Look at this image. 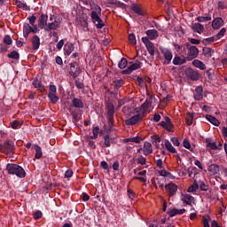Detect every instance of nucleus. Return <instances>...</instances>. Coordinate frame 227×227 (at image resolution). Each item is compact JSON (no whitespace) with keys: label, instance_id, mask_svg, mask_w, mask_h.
Segmentation results:
<instances>
[{"label":"nucleus","instance_id":"2eb2a0df","mask_svg":"<svg viewBox=\"0 0 227 227\" xmlns=\"http://www.w3.org/2000/svg\"><path fill=\"white\" fill-rule=\"evenodd\" d=\"M143 153L144 155H152V153H153V146L152 145V143L148 141L144 143Z\"/></svg>","mask_w":227,"mask_h":227},{"label":"nucleus","instance_id":"49530a36","mask_svg":"<svg viewBox=\"0 0 227 227\" xmlns=\"http://www.w3.org/2000/svg\"><path fill=\"white\" fill-rule=\"evenodd\" d=\"M129 43H131L132 45H137V41L136 40V35H134V34H129Z\"/></svg>","mask_w":227,"mask_h":227},{"label":"nucleus","instance_id":"4468645a","mask_svg":"<svg viewBox=\"0 0 227 227\" xmlns=\"http://www.w3.org/2000/svg\"><path fill=\"white\" fill-rule=\"evenodd\" d=\"M160 125L168 130V132H171V130H173V123L171 122V119L168 116L165 117V121H161L160 122Z\"/></svg>","mask_w":227,"mask_h":227},{"label":"nucleus","instance_id":"0e129e2a","mask_svg":"<svg viewBox=\"0 0 227 227\" xmlns=\"http://www.w3.org/2000/svg\"><path fill=\"white\" fill-rule=\"evenodd\" d=\"M218 8H219V10H226L227 5L224 2L220 1V2H218Z\"/></svg>","mask_w":227,"mask_h":227},{"label":"nucleus","instance_id":"37998d69","mask_svg":"<svg viewBox=\"0 0 227 227\" xmlns=\"http://www.w3.org/2000/svg\"><path fill=\"white\" fill-rule=\"evenodd\" d=\"M104 141H105V146H106V148H109V146H111V143H113V138H111L109 135H106L104 137Z\"/></svg>","mask_w":227,"mask_h":227},{"label":"nucleus","instance_id":"bb28decb","mask_svg":"<svg viewBox=\"0 0 227 227\" xmlns=\"http://www.w3.org/2000/svg\"><path fill=\"white\" fill-rule=\"evenodd\" d=\"M192 65L195 68H199L200 70H207V66L200 59H194Z\"/></svg>","mask_w":227,"mask_h":227},{"label":"nucleus","instance_id":"0eeeda50","mask_svg":"<svg viewBox=\"0 0 227 227\" xmlns=\"http://www.w3.org/2000/svg\"><path fill=\"white\" fill-rule=\"evenodd\" d=\"M161 54L164 58L163 65H170L171 61L173 59V51H171L168 48H162L160 49Z\"/></svg>","mask_w":227,"mask_h":227},{"label":"nucleus","instance_id":"f704fd0d","mask_svg":"<svg viewBox=\"0 0 227 227\" xmlns=\"http://www.w3.org/2000/svg\"><path fill=\"white\" fill-rule=\"evenodd\" d=\"M151 141L153 142V145H154L156 148H159L160 146V145H159V143H160V137H159V135H153L151 137Z\"/></svg>","mask_w":227,"mask_h":227},{"label":"nucleus","instance_id":"473e14b6","mask_svg":"<svg viewBox=\"0 0 227 227\" xmlns=\"http://www.w3.org/2000/svg\"><path fill=\"white\" fill-rule=\"evenodd\" d=\"M34 149L35 151V159H42V155H43V153H42V147L38 145H35Z\"/></svg>","mask_w":227,"mask_h":227},{"label":"nucleus","instance_id":"72a5a7b5","mask_svg":"<svg viewBox=\"0 0 227 227\" xmlns=\"http://www.w3.org/2000/svg\"><path fill=\"white\" fill-rule=\"evenodd\" d=\"M202 52L206 58H212V55L214 54V50L210 47H204L202 49Z\"/></svg>","mask_w":227,"mask_h":227},{"label":"nucleus","instance_id":"f257e3e1","mask_svg":"<svg viewBox=\"0 0 227 227\" xmlns=\"http://www.w3.org/2000/svg\"><path fill=\"white\" fill-rule=\"evenodd\" d=\"M90 10H92L90 12L92 22L96 24L97 29H102V27L106 26L102 19H100V15H102V8H100L98 4H93L90 5Z\"/></svg>","mask_w":227,"mask_h":227},{"label":"nucleus","instance_id":"ea45409f","mask_svg":"<svg viewBox=\"0 0 227 227\" xmlns=\"http://www.w3.org/2000/svg\"><path fill=\"white\" fill-rule=\"evenodd\" d=\"M98 132H100V128L98 126H96L92 129L93 136H90V139H97L98 137Z\"/></svg>","mask_w":227,"mask_h":227},{"label":"nucleus","instance_id":"393cba45","mask_svg":"<svg viewBox=\"0 0 227 227\" xmlns=\"http://www.w3.org/2000/svg\"><path fill=\"white\" fill-rule=\"evenodd\" d=\"M182 214H185V208L176 209L173 208L172 210L168 212L169 217H175V215H182Z\"/></svg>","mask_w":227,"mask_h":227},{"label":"nucleus","instance_id":"338daca9","mask_svg":"<svg viewBox=\"0 0 227 227\" xmlns=\"http://www.w3.org/2000/svg\"><path fill=\"white\" fill-rule=\"evenodd\" d=\"M57 91L56 85H50V92L48 94H56Z\"/></svg>","mask_w":227,"mask_h":227},{"label":"nucleus","instance_id":"f8f14e48","mask_svg":"<svg viewBox=\"0 0 227 227\" xmlns=\"http://www.w3.org/2000/svg\"><path fill=\"white\" fill-rule=\"evenodd\" d=\"M165 190L168 196L172 197L176 194V191H178V185L175 184V183H169L165 185Z\"/></svg>","mask_w":227,"mask_h":227},{"label":"nucleus","instance_id":"4be33fe9","mask_svg":"<svg viewBox=\"0 0 227 227\" xmlns=\"http://www.w3.org/2000/svg\"><path fill=\"white\" fill-rule=\"evenodd\" d=\"M182 201L183 203H185V205H192L194 203V197H192L191 194H184L182 195Z\"/></svg>","mask_w":227,"mask_h":227},{"label":"nucleus","instance_id":"aec40b11","mask_svg":"<svg viewBox=\"0 0 227 227\" xmlns=\"http://www.w3.org/2000/svg\"><path fill=\"white\" fill-rule=\"evenodd\" d=\"M192 29L194 33L201 35L203 31H205V27H203V25H201L200 23H193L192 25Z\"/></svg>","mask_w":227,"mask_h":227},{"label":"nucleus","instance_id":"58836bf2","mask_svg":"<svg viewBox=\"0 0 227 227\" xmlns=\"http://www.w3.org/2000/svg\"><path fill=\"white\" fill-rule=\"evenodd\" d=\"M7 58H10L11 59H19L20 58V55L18 53L17 51H12L7 55Z\"/></svg>","mask_w":227,"mask_h":227},{"label":"nucleus","instance_id":"c756f323","mask_svg":"<svg viewBox=\"0 0 227 227\" xmlns=\"http://www.w3.org/2000/svg\"><path fill=\"white\" fill-rule=\"evenodd\" d=\"M33 50L38 51L40 49V37L38 35H34L32 37Z\"/></svg>","mask_w":227,"mask_h":227},{"label":"nucleus","instance_id":"e433bc0d","mask_svg":"<svg viewBox=\"0 0 227 227\" xmlns=\"http://www.w3.org/2000/svg\"><path fill=\"white\" fill-rule=\"evenodd\" d=\"M74 44L69 43V44H66L65 45V52L66 54H67V56H70V54H72V52H74Z\"/></svg>","mask_w":227,"mask_h":227},{"label":"nucleus","instance_id":"13d9d810","mask_svg":"<svg viewBox=\"0 0 227 227\" xmlns=\"http://www.w3.org/2000/svg\"><path fill=\"white\" fill-rule=\"evenodd\" d=\"M73 119L74 120V121H79V120H81V115L79 114V113L74 111L71 113Z\"/></svg>","mask_w":227,"mask_h":227},{"label":"nucleus","instance_id":"69168bd1","mask_svg":"<svg viewBox=\"0 0 227 227\" xmlns=\"http://www.w3.org/2000/svg\"><path fill=\"white\" fill-rule=\"evenodd\" d=\"M186 125L191 126L192 125V121H193V116L192 115H189L188 117H186Z\"/></svg>","mask_w":227,"mask_h":227},{"label":"nucleus","instance_id":"de8ad7c7","mask_svg":"<svg viewBox=\"0 0 227 227\" xmlns=\"http://www.w3.org/2000/svg\"><path fill=\"white\" fill-rule=\"evenodd\" d=\"M33 86H35V88H37L38 90H43V85L38 80H34L33 81Z\"/></svg>","mask_w":227,"mask_h":227},{"label":"nucleus","instance_id":"a19ab883","mask_svg":"<svg viewBox=\"0 0 227 227\" xmlns=\"http://www.w3.org/2000/svg\"><path fill=\"white\" fill-rule=\"evenodd\" d=\"M48 98L51 104H58V100H59V98L56 94H48Z\"/></svg>","mask_w":227,"mask_h":227},{"label":"nucleus","instance_id":"dca6fc26","mask_svg":"<svg viewBox=\"0 0 227 227\" xmlns=\"http://www.w3.org/2000/svg\"><path fill=\"white\" fill-rule=\"evenodd\" d=\"M193 98L194 100H203V87L198 86L195 89V91L193 93Z\"/></svg>","mask_w":227,"mask_h":227},{"label":"nucleus","instance_id":"f03ea898","mask_svg":"<svg viewBox=\"0 0 227 227\" xmlns=\"http://www.w3.org/2000/svg\"><path fill=\"white\" fill-rule=\"evenodd\" d=\"M188 51L187 53H183L184 58H186L187 61H192L196 59V57L200 54V50L198 47L191 45V43H186L184 47V51Z\"/></svg>","mask_w":227,"mask_h":227},{"label":"nucleus","instance_id":"7ed1b4c3","mask_svg":"<svg viewBox=\"0 0 227 227\" xmlns=\"http://www.w3.org/2000/svg\"><path fill=\"white\" fill-rule=\"evenodd\" d=\"M6 169L9 175H15L18 178H26V170L17 164H7Z\"/></svg>","mask_w":227,"mask_h":227},{"label":"nucleus","instance_id":"c03bdc74","mask_svg":"<svg viewBox=\"0 0 227 227\" xmlns=\"http://www.w3.org/2000/svg\"><path fill=\"white\" fill-rule=\"evenodd\" d=\"M4 43H5V45H12V43H13V40H12V36L10 35H4Z\"/></svg>","mask_w":227,"mask_h":227},{"label":"nucleus","instance_id":"6e6d98bb","mask_svg":"<svg viewBox=\"0 0 227 227\" xmlns=\"http://www.w3.org/2000/svg\"><path fill=\"white\" fill-rule=\"evenodd\" d=\"M164 182H166V179L164 178L157 179V185L160 189H164Z\"/></svg>","mask_w":227,"mask_h":227},{"label":"nucleus","instance_id":"412c9836","mask_svg":"<svg viewBox=\"0 0 227 227\" xmlns=\"http://www.w3.org/2000/svg\"><path fill=\"white\" fill-rule=\"evenodd\" d=\"M59 27V22L58 20H54L51 23H48L46 27H44L45 31H56L57 28Z\"/></svg>","mask_w":227,"mask_h":227},{"label":"nucleus","instance_id":"79ce46f5","mask_svg":"<svg viewBox=\"0 0 227 227\" xmlns=\"http://www.w3.org/2000/svg\"><path fill=\"white\" fill-rule=\"evenodd\" d=\"M206 143H207V148H209L210 150H218L217 148V144H215V142H208V139H206Z\"/></svg>","mask_w":227,"mask_h":227},{"label":"nucleus","instance_id":"9d476101","mask_svg":"<svg viewBox=\"0 0 227 227\" xmlns=\"http://www.w3.org/2000/svg\"><path fill=\"white\" fill-rule=\"evenodd\" d=\"M142 42L145 43L149 54L151 56H155V46L153 45V43H152L148 37H142Z\"/></svg>","mask_w":227,"mask_h":227},{"label":"nucleus","instance_id":"5701e85b","mask_svg":"<svg viewBox=\"0 0 227 227\" xmlns=\"http://www.w3.org/2000/svg\"><path fill=\"white\" fill-rule=\"evenodd\" d=\"M15 5L17 6V8H20L24 12H29V10H31L29 5H27V4L20 2V0H15Z\"/></svg>","mask_w":227,"mask_h":227},{"label":"nucleus","instance_id":"774afa93","mask_svg":"<svg viewBox=\"0 0 227 227\" xmlns=\"http://www.w3.org/2000/svg\"><path fill=\"white\" fill-rule=\"evenodd\" d=\"M8 44H0V51L1 52H8Z\"/></svg>","mask_w":227,"mask_h":227},{"label":"nucleus","instance_id":"39448f33","mask_svg":"<svg viewBox=\"0 0 227 227\" xmlns=\"http://www.w3.org/2000/svg\"><path fill=\"white\" fill-rule=\"evenodd\" d=\"M0 152L6 155H8V153H13V152H15V144L12 140H6L0 145Z\"/></svg>","mask_w":227,"mask_h":227},{"label":"nucleus","instance_id":"5fc2aeb1","mask_svg":"<svg viewBox=\"0 0 227 227\" xmlns=\"http://www.w3.org/2000/svg\"><path fill=\"white\" fill-rule=\"evenodd\" d=\"M137 164H141V166H145V164H146V158H145L143 155H140L137 158Z\"/></svg>","mask_w":227,"mask_h":227},{"label":"nucleus","instance_id":"a211bd4d","mask_svg":"<svg viewBox=\"0 0 227 227\" xmlns=\"http://www.w3.org/2000/svg\"><path fill=\"white\" fill-rule=\"evenodd\" d=\"M224 26V20L223 18H216L212 21L213 29H221Z\"/></svg>","mask_w":227,"mask_h":227},{"label":"nucleus","instance_id":"b1692460","mask_svg":"<svg viewBox=\"0 0 227 227\" xmlns=\"http://www.w3.org/2000/svg\"><path fill=\"white\" fill-rule=\"evenodd\" d=\"M149 40H157L159 38V32L155 29H149L146 31Z\"/></svg>","mask_w":227,"mask_h":227},{"label":"nucleus","instance_id":"a878e982","mask_svg":"<svg viewBox=\"0 0 227 227\" xmlns=\"http://www.w3.org/2000/svg\"><path fill=\"white\" fill-rule=\"evenodd\" d=\"M173 65L180 66L184 65V63H187V59L185 58H180L177 55H176L172 60Z\"/></svg>","mask_w":227,"mask_h":227},{"label":"nucleus","instance_id":"20e7f679","mask_svg":"<svg viewBox=\"0 0 227 227\" xmlns=\"http://www.w3.org/2000/svg\"><path fill=\"white\" fill-rule=\"evenodd\" d=\"M106 109L108 127H110V129H113V127L114 126V105H113V103H107L106 106Z\"/></svg>","mask_w":227,"mask_h":227},{"label":"nucleus","instance_id":"cd10ccee","mask_svg":"<svg viewBox=\"0 0 227 227\" xmlns=\"http://www.w3.org/2000/svg\"><path fill=\"white\" fill-rule=\"evenodd\" d=\"M72 104L74 107H76L77 109H82V107H84V103L81 98H74L72 99Z\"/></svg>","mask_w":227,"mask_h":227},{"label":"nucleus","instance_id":"6ab92c4d","mask_svg":"<svg viewBox=\"0 0 227 227\" xmlns=\"http://www.w3.org/2000/svg\"><path fill=\"white\" fill-rule=\"evenodd\" d=\"M35 31L33 30V27L29 25V23H25L23 25V36L24 38L27 39L30 33H35Z\"/></svg>","mask_w":227,"mask_h":227},{"label":"nucleus","instance_id":"6e6552de","mask_svg":"<svg viewBox=\"0 0 227 227\" xmlns=\"http://www.w3.org/2000/svg\"><path fill=\"white\" fill-rule=\"evenodd\" d=\"M143 67V63L137 61L133 64H131L128 68L121 71L122 75H129V74H132L134 70H139Z\"/></svg>","mask_w":227,"mask_h":227},{"label":"nucleus","instance_id":"680f3d73","mask_svg":"<svg viewBox=\"0 0 227 227\" xmlns=\"http://www.w3.org/2000/svg\"><path fill=\"white\" fill-rule=\"evenodd\" d=\"M171 143L174 145V146H180V141L177 137H172L170 138Z\"/></svg>","mask_w":227,"mask_h":227},{"label":"nucleus","instance_id":"423d86ee","mask_svg":"<svg viewBox=\"0 0 227 227\" xmlns=\"http://www.w3.org/2000/svg\"><path fill=\"white\" fill-rule=\"evenodd\" d=\"M145 116H146V114H137L133 116H131L129 119L125 120V124L126 125H137L139 121H141V120H143V118H145Z\"/></svg>","mask_w":227,"mask_h":227},{"label":"nucleus","instance_id":"c85d7f7f","mask_svg":"<svg viewBox=\"0 0 227 227\" xmlns=\"http://www.w3.org/2000/svg\"><path fill=\"white\" fill-rule=\"evenodd\" d=\"M131 10H132V12L137 13V15H145V12H143V9L141 8V5H139L137 4H131Z\"/></svg>","mask_w":227,"mask_h":227},{"label":"nucleus","instance_id":"09e8293b","mask_svg":"<svg viewBox=\"0 0 227 227\" xmlns=\"http://www.w3.org/2000/svg\"><path fill=\"white\" fill-rule=\"evenodd\" d=\"M183 146L186 148L187 150H191V152L193 151V149H191V143L189 142V139L184 138L183 140Z\"/></svg>","mask_w":227,"mask_h":227},{"label":"nucleus","instance_id":"ddd939ff","mask_svg":"<svg viewBox=\"0 0 227 227\" xmlns=\"http://www.w3.org/2000/svg\"><path fill=\"white\" fill-rule=\"evenodd\" d=\"M153 100V96L149 95L148 98L145 99V101L141 105L142 109V114H146V112L150 107H152V101Z\"/></svg>","mask_w":227,"mask_h":227},{"label":"nucleus","instance_id":"3c124183","mask_svg":"<svg viewBox=\"0 0 227 227\" xmlns=\"http://www.w3.org/2000/svg\"><path fill=\"white\" fill-rule=\"evenodd\" d=\"M215 40V37L211 36L204 39L202 43H204V45H209V43H214Z\"/></svg>","mask_w":227,"mask_h":227},{"label":"nucleus","instance_id":"9b49d317","mask_svg":"<svg viewBox=\"0 0 227 227\" xmlns=\"http://www.w3.org/2000/svg\"><path fill=\"white\" fill-rule=\"evenodd\" d=\"M185 75L191 81H200V73L191 67L186 69Z\"/></svg>","mask_w":227,"mask_h":227},{"label":"nucleus","instance_id":"c9c22d12","mask_svg":"<svg viewBox=\"0 0 227 227\" xmlns=\"http://www.w3.org/2000/svg\"><path fill=\"white\" fill-rule=\"evenodd\" d=\"M165 148L170 152V153H176V149L174 148L169 140H165Z\"/></svg>","mask_w":227,"mask_h":227},{"label":"nucleus","instance_id":"4d7b16f0","mask_svg":"<svg viewBox=\"0 0 227 227\" xmlns=\"http://www.w3.org/2000/svg\"><path fill=\"white\" fill-rule=\"evenodd\" d=\"M197 189H200V185L193 184L188 188L187 192H196Z\"/></svg>","mask_w":227,"mask_h":227},{"label":"nucleus","instance_id":"8fccbe9b","mask_svg":"<svg viewBox=\"0 0 227 227\" xmlns=\"http://www.w3.org/2000/svg\"><path fill=\"white\" fill-rule=\"evenodd\" d=\"M210 215H205L203 216V226L204 227H210L209 221H210Z\"/></svg>","mask_w":227,"mask_h":227},{"label":"nucleus","instance_id":"a18cd8bd","mask_svg":"<svg viewBox=\"0 0 227 227\" xmlns=\"http://www.w3.org/2000/svg\"><path fill=\"white\" fill-rule=\"evenodd\" d=\"M197 20H198V22H209V20H212V17H210V16H206V17L199 16V17H197Z\"/></svg>","mask_w":227,"mask_h":227},{"label":"nucleus","instance_id":"bf43d9fd","mask_svg":"<svg viewBox=\"0 0 227 227\" xmlns=\"http://www.w3.org/2000/svg\"><path fill=\"white\" fill-rule=\"evenodd\" d=\"M225 33H226V28H222V29L218 32V34L216 35L217 40L223 38V36H224Z\"/></svg>","mask_w":227,"mask_h":227},{"label":"nucleus","instance_id":"e2e57ef3","mask_svg":"<svg viewBox=\"0 0 227 227\" xmlns=\"http://www.w3.org/2000/svg\"><path fill=\"white\" fill-rule=\"evenodd\" d=\"M12 129H17L18 127H20V122L19 121H13L11 122Z\"/></svg>","mask_w":227,"mask_h":227},{"label":"nucleus","instance_id":"2f4dec72","mask_svg":"<svg viewBox=\"0 0 227 227\" xmlns=\"http://www.w3.org/2000/svg\"><path fill=\"white\" fill-rule=\"evenodd\" d=\"M207 169L212 175H217L219 173V166L217 164L209 165Z\"/></svg>","mask_w":227,"mask_h":227},{"label":"nucleus","instance_id":"4c0bfd02","mask_svg":"<svg viewBox=\"0 0 227 227\" xmlns=\"http://www.w3.org/2000/svg\"><path fill=\"white\" fill-rule=\"evenodd\" d=\"M129 64V61L127 60V59L122 58L118 64L119 68H121V70H123V68L127 67V65Z\"/></svg>","mask_w":227,"mask_h":227},{"label":"nucleus","instance_id":"7c9ffc66","mask_svg":"<svg viewBox=\"0 0 227 227\" xmlns=\"http://www.w3.org/2000/svg\"><path fill=\"white\" fill-rule=\"evenodd\" d=\"M206 119L208 120L210 123L215 125V127H219V125H221V122L219 121V120H217V118H215V116L207 114Z\"/></svg>","mask_w":227,"mask_h":227},{"label":"nucleus","instance_id":"f3484780","mask_svg":"<svg viewBox=\"0 0 227 227\" xmlns=\"http://www.w3.org/2000/svg\"><path fill=\"white\" fill-rule=\"evenodd\" d=\"M49 20V16L42 14L39 17L38 20V26L40 27V29H45V27H47V20Z\"/></svg>","mask_w":227,"mask_h":227},{"label":"nucleus","instance_id":"603ef678","mask_svg":"<svg viewBox=\"0 0 227 227\" xmlns=\"http://www.w3.org/2000/svg\"><path fill=\"white\" fill-rule=\"evenodd\" d=\"M199 186H200V191H208V185L205 184V182L203 181H200L199 182Z\"/></svg>","mask_w":227,"mask_h":227},{"label":"nucleus","instance_id":"052dcab7","mask_svg":"<svg viewBox=\"0 0 227 227\" xmlns=\"http://www.w3.org/2000/svg\"><path fill=\"white\" fill-rule=\"evenodd\" d=\"M74 84L78 90H84V83L79 82V80H75Z\"/></svg>","mask_w":227,"mask_h":227},{"label":"nucleus","instance_id":"1a4fd4ad","mask_svg":"<svg viewBox=\"0 0 227 227\" xmlns=\"http://www.w3.org/2000/svg\"><path fill=\"white\" fill-rule=\"evenodd\" d=\"M69 74L72 75L74 79H77L81 74V67H79V64L77 63H70L69 64Z\"/></svg>","mask_w":227,"mask_h":227},{"label":"nucleus","instance_id":"864d4df0","mask_svg":"<svg viewBox=\"0 0 227 227\" xmlns=\"http://www.w3.org/2000/svg\"><path fill=\"white\" fill-rule=\"evenodd\" d=\"M123 86V80H117L114 82V89L120 90Z\"/></svg>","mask_w":227,"mask_h":227}]
</instances>
